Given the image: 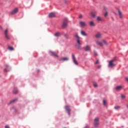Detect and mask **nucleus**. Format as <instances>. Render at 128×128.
I'll return each mask as SVG.
<instances>
[{"instance_id":"31","label":"nucleus","mask_w":128,"mask_h":128,"mask_svg":"<svg viewBox=\"0 0 128 128\" xmlns=\"http://www.w3.org/2000/svg\"><path fill=\"white\" fill-rule=\"evenodd\" d=\"M94 64H100L98 60H97L96 62Z\"/></svg>"},{"instance_id":"1","label":"nucleus","mask_w":128,"mask_h":128,"mask_svg":"<svg viewBox=\"0 0 128 128\" xmlns=\"http://www.w3.org/2000/svg\"><path fill=\"white\" fill-rule=\"evenodd\" d=\"M74 36L76 40V46L78 50H80V46H82V40H80V37L78 33H76L74 34Z\"/></svg>"},{"instance_id":"32","label":"nucleus","mask_w":128,"mask_h":128,"mask_svg":"<svg viewBox=\"0 0 128 128\" xmlns=\"http://www.w3.org/2000/svg\"><path fill=\"white\" fill-rule=\"evenodd\" d=\"M121 98H126V96H124V95H122Z\"/></svg>"},{"instance_id":"38","label":"nucleus","mask_w":128,"mask_h":128,"mask_svg":"<svg viewBox=\"0 0 128 128\" xmlns=\"http://www.w3.org/2000/svg\"><path fill=\"white\" fill-rule=\"evenodd\" d=\"M104 9L106 10V8H104Z\"/></svg>"},{"instance_id":"18","label":"nucleus","mask_w":128,"mask_h":128,"mask_svg":"<svg viewBox=\"0 0 128 128\" xmlns=\"http://www.w3.org/2000/svg\"><path fill=\"white\" fill-rule=\"evenodd\" d=\"M81 34L84 36H88V34L84 30L81 31Z\"/></svg>"},{"instance_id":"24","label":"nucleus","mask_w":128,"mask_h":128,"mask_svg":"<svg viewBox=\"0 0 128 128\" xmlns=\"http://www.w3.org/2000/svg\"><path fill=\"white\" fill-rule=\"evenodd\" d=\"M103 104L104 106H106V104H108V103L106 102V100H103Z\"/></svg>"},{"instance_id":"20","label":"nucleus","mask_w":128,"mask_h":128,"mask_svg":"<svg viewBox=\"0 0 128 128\" xmlns=\"http://www.w3.org/2000/svg\"><path fill=\"white\" fill-rule=\"evenodd\" d=\"M56 16V15L54 14V13H50L49 14V18H54Z\"/></svg>"},{"instance_id":"14","label":"nucleus","mask_w":128,"mask_h":128,"mask_svg":"<svg viewBox=\"0 0 128 128\" xmlns=\"http://www.w3.org/2000/svg\"><path fill=\"white\" fill-rule=\"evenodd\" d=\"M96 38H102V34L98 32L97 33L96 36H95Z\"/></svg>"},{"instance_id":"17","label":"nucleus","mask_w":128,"mask_h":128,"mask_svg":"<svg viewBox=\"0 0 128 128\" xmlns=\"http://www.w3.org/2000/svg\"><path fill=\"white\" fill-rule=\"evenodd\" d=\"M89 24L90 26H96V23H94V21H90Z\"/></svg>"},{"instance_id":"36","label":"nucleus","mask_w":128,"mask_h":128,"mask_svg":"<svg viewBox=\"0 0 128 128\" xmlns=\"http://www.w3.org/2000/svg\"><path fill=\"white\" fill-rule=\"evenodd\" d=\"M94 54H96V56H98V54L96 52H94Z\"/></svg>"},{"instance_id":"7","label":"nucleus","mask_w":128,"mask_h":128,"mask_svg":"<svg viewBox=\"0 0 128 128\" xmlns=\"http://www.w3.org/2000/svg\"><path fill=\"white\" fill-rule=\"evenodd\" d=\"M49 52L52 56H54V58H58V54L56 53V52L50 50Z\"/></svg>"},{"instance_id":"15","label":"nucleus","mask_w":128,"mask_h":128,"mask_svg":"<svg viewBox=\"0 0 128 128\" xmlns=\"http://www.w3.org/2000/svg\"><path fill=\"white\" fill-rule=\"evenodd\" d=\"M122 88V86H117L116 88V90H117V92H118L119 90H120Z\"/></svg>"},{"instance_id":"23","label":"nucleus","mask_w":128,"mask_h":128,"mask_svg":"<svg viewBox=\"0 0 128 128\" xmlns=\"http://www.w3.org/2000/svg\"><path fill=\"white\" fill-rule=\"evenodd\" d=\"M13 92H14V94H18V88H14L13 90Z\"/></svg>"},{"instance_id":"13","label":"nucleus","mask_w":128,"mask_h":128,"mask_svg":"<svg viewBox=\"0 0 128 128\" xmlns=\"http://www.w3.org/2000/svg\"><path fill=\"white\" fill-rule=\"evenodd\" d=\"M85 50L86 52H90V46L88 45H86L85 46Z\"/></svg>"},{"instance_id":"34","label":"nucleus","mask_w":128,"mask_h":128,"mask_svg":"<svg viewBox=\"0 0 128 128\" xmlns=\"http://www.w3.org/2000/svg\"><path fill=\"white\" fill-rule=\"evenodd\" d=\"M82 18V15L80 14L79 16V18Z\"/></svg>"},{"instance_id":"2","label":"nucleus","mask_w":128,"mask_h":128,"mask_svg":"<svg viewBox=\"0 0 128 128\" xmlns=\"http://www.w3.org/2000/svg\"><path fill=\"white\" fill-rule=\"evenodd\" d=\"M68 18H66L64 20L63 23L62 24V28H66L68 26Z\"/></svg>"},{"instance_id":"30","label":"nucleus","mask_w":128,"mask_h":128,"mask_svg":"<svg viewBox=\"0 0 128 128\" xmlns=\"http://www.w3.org/2000/svg\"><path fill=\"white\" fill-rule=\"evenodd\" d=\"M64 36L66 38H68V34H65Z\"/></svg>"},{"instance_id":"35","label":"nucleus","mask_w":128,"mask_h":128,"mask_svg":"<svg viewBox=\"0 0 128 128\" xmlns=\"http://www.w3.org/2000/svg\"><path fill=\"white\" fill-rule=\"evenodd\" d=\"M5 128H10V126H5Z\"/></svg>"},{"instance_id":"8","label":"nucleus","mask_w":128,"mask_h":128,"mask_svg":"<svg viewBox=\"0 0 128 128\" xmlns=\"http://www.w3.org/2000/svg\"><path fill=\"white\" fill-rule=\"evenodd\" d=\"M118 14L121 20L124 18V14H122V10H120V9H118Z\"/></svg>"},{"instance_id":"28","label":"nucleus","mask_w":128,"mask_h":128,"mask_svg":"<svg viewBox=\"0 0 128 128\" xmlns=\"http://www.w3.org/2000/svg\"><path fill=\"white\" fill-rule=\"evenodd\" d=\"M108 16V12H106V13H105L104 14V16L105 18H106V16Z\"/></svg>"},{"instance_id":"6","label":"nucleus","mask_w":128,"mask_h":128,"mask_svg":"<svg viewBox=\"0 0 128 128\" xmlns=\"http://www.w3.org/2000/svg\"><path fill=\"white\" fill-rule=\"evenodd\" d=\"M114 60H111L109 62V64H108V68H112L114 66H115L116 64H114Z\"/></svg>"},{"instance_id":"29","label":"nucleus","mask_w":128,"mask_h":128,"mask_svg":"<svg viewBox=\"0 0 128 128\" xmlns=\"http://www.w3.org/2000/svg\"><path fill=\"white\" fill-rule=\"evenodd\" d=\"M120 107V106H116L114 107L115 110H118Z\"/></svg>"},{"instance_id":"37","label":"nucleus","mask_w":128,"mask_h":128,"mask_svg":"<svg viewBox=\"0 0 128 128\" xmlns=\"http://www.w3.org/2000/svg\"><path fill=\"white\" fill-rule=\"evenodd\" d=\"M0 28H1V30H2V27L0 26Z\"/></svg>"},{"instance_id":"10","label":"nucleus","mask_w":128,"mask_h":128,"mask_svg":"<svg viewBox=\"0 0 128 128\" xmlns=\"http://www.w3.org/2000/svg\"><path fill=\"white\" fill-rule=\"evenodd\" d=\"M18 12V8H16L11 12V14H17V12Z\"/></svg>"},{"instance_id":"21","label":"nucleus","mask_w":128,"mask_h":128,"mask_svg":"<svg viewBox=\"0 0 128 128\" xmlns=\"http://www.w3.org/2000/svg\"><path fill=\"white\" fill-rule=\"evenodd\" d=\"M96 12H91V16H92V18L96 17Z\"/></svg>"},{"instance_id":"4","label":"nucleus","mask_w":128,"mask_h":128,"mask_svg":"<svg viewBox=\"0 0 128 128\" xmlns=\"http://www.w3.org/2000/svg\"><path fill=\"white\" fill-rule=\"evenodd\" d=\"M98 126H100V118H96L94 120V126L95 128H98Z\"/></svg>"},{"instance_id":"19","label":"nucleus","mask_w":128,"mask_h":128,"mask_svg":"<svg viewBox=\"0 0 128 128\" xmlns=\"http://www.w3.org/2000/svg\"><path fill=\"white\" fill-rule=\"evenodd\" d=\"M54 36L58 37L60 36H62V34L59 32H57L54 34Z\"/></svg>"},{"instance_id":"25","label":"nucleus","mask_w":128,"mask_h":128,"mask_svg":"<svg viewBox=\"0 0 128 128\" xmlns=\"http://www.w3.org/2000/svg\"><path fill=\"white\" fill-rule=\"evenodd\" d=\"M8 50H14V47L12 46H8Z\"/></svg>"},{"instance_id":"27","label":"nucleus","mask_w":128,"mask_h":128,"mask_svg":"<svg viewBox=\"0 0 128 128\" xmlns=\"http://www.w3.org/2000/svg\"><path fill=\"white\" fill-rule=\"evenodd\" d=\"M93 86L94 88H98V83L96 82H94L93 84Z\"/></svg>"},{"instance_id":"3","label":"nucleus","mask_w":128,"mask_h":128,"mask_svg":"<svg viewBox=\"0 0 128 128\" xmlns=\"http://www.w3.org/2000/svg\"><path fill=\"white\" fill-rule=\"evenodd\" d=\"M96 44H98V46H104V44H106V46H107L108 42H106V41L104 40H102V42L96 41Z\"/></svg>"},{"instance_id":"5","label":"nucleus","mask_w":128,"mask_h":128,"mask_svg":"<svg viewBox=\"0 0 128 128\" xmlns=\"http://www.w3.org/2000/svg\"><path fill=\"white\" fill-rule=\"evenodd\" d=\"M4 36L6 40H10V36H8V29H6L4 32Z\"/></svg>"},{"instance_id":"12","label":"nucleus","mask_w":128,"mask_h":128,"mask_svg":"<svg viewBox=\"0 0 128 128\" xmlns=\"http://www.w3.org/2000/svg\"><path fill=\"white\" fill-rule=\"evenodd\" d=\"M65 108L66 110L68 111V114L70 116V108L69 106H66Z\"/></svg>"},{"instance_id":"26","label":"nucleus","mask_w":128,"mask_h":128,"mask_svg":"<svg viewBox=\"0 0 128 128\" xmlns=\"http://www.w3.org/2000/svg\"><path fill=\"white\" fill-rule=\"evenodd\" d=\"M16 100H18L14 99V100H12L11 102H10V104H14V102H16Z\"/></svg>"},{"instance_id":"16","label":"nucleus","mask_w":128,"mask_h":128,"mask_svg":"<svg viewBox=\"0 0 128 128\" xmlns=\"http://www.w3.org/2000/svg\"><path fill=\"white\" fill-rule=\"evenodd\" d=\"M68 57H64L63 58H62V59H60V60L62 61L63 60V62H66L68 60Z\"/></svg>"},{"instance_id":"11","label":"nucleus","mask_w":128,"mask_h":128,"mask_svg":"<svg viewBox=\"0 0 128 128\" xmlns=\"http://www.w3.org/2000/svg\"><path fill=\"white\" fill-rule=\"evenodd\" d=\"M80 24L82 28H84V26H86V22L84 21H80Z\"/></svg>"},{"instance_id":"33","label":"nucleus","mask_w":128,"mask_h":128,"mask_svg":"<svg viewBox=\"0 0 128 128\" xmlns=\"http://www.w3.org/2000/svg\"><path fill=\"white\" fill-rule=\"evenodd\" d=\"M102 68V66L98 65V68Z\"/></svg>"},{"instance_id":"22","label":"nucleus","mask_w":128,"mask_h":128,"mask_svg":"<svg viewBox=\"0 0 128 128\" xmlns=\"http://www.w3.org/2000/svg\"><path fill=\"white\" fill-rule=\"evenodd\" d=\"M96 20L98 22H102V18L100 16H97Z\"/></svg>"},{"instance_id":"9","label":"nucleus","mask_w":128,"mask_h":128,"mask_svg":"<svg viewBox=\"0 0 128 128\" xmlns=\"http://www.w3.org/2000/svg\"><path fill=\"white\" fill-rule=\"evenodd\" d=\"M72 58L74 64H76V66H78V61H76V56L74 55V54H72Z\"/></svg>"}]
</instances>
